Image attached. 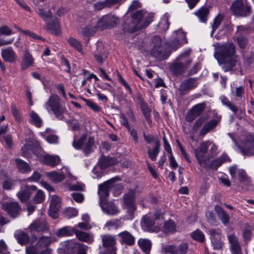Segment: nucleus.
I'll use <instances>...</instances> for the list:
<instances>
[{
	"label": "nucleus",
	"mask_w": 254,
	"mask_h": 254,
	"mask_svg": "<svg viewBox=\"0 0 254 254\" xmlns=\"http://www.w3.org/2000/svg\"><path fill=\"white\" fill-rule=\"evenodd\" d=\"M221 102L223 105L227 106L234 113H236L238 111V108L232 104V103L226 97L222 96L220 97Z\"/></svg>",
	"instance_id": "48"
},
{
	"label": "nucleus",
	"mask_w": 254,
	"mask_h": 254,
	"mask_svg": "<svg viewBox=\"0 0 254 254\" xmlns=\"http://www.w3.org/2000/svg\"><path fill=\"white\" fill-rule=\"evenodd\" d=\"M68 45L79 53L83 54V50L81 43L73 37L69 38L67 40Z\"/></svg>",
	"instance_id": "38"
},
{
	"label": "nucleus",
	"mask_w": 254,
	"mask_h": 254,
	"mask_svg": "<svg viewBox=\"0 0 254 254\" xmlns=\"http://www.w3.org/2000/svg\"><path fill=\"white\" fill-rule=\"evenodd\" d=\"M160 144L159 141H156L155 146L153 149L148 147V155L149 157L152 160L155 161L156 160L158 154L160 152Z\"/></svg>",
	"instance_id": "35"
},
{
	"label": "nucleus",
	"mask_w": 254,
	"mask_h": 254,
	"mask_svg": "<svg viewBox=\"0 0 254 254\" xmlns=\"http://www.w3.org/2000/svg\"><path fill=\"white\" fill-rule=\"evenodd\" d=\"M11 110L15 120L18 122H20L21 121V115L16 107L14 105H12Z\"/></svg>",
	"instance_id": "59"
},
{
	"label": "nucleus",
	"mask_w": 254,
	"mask_h": 254,
	"mask_svg": "<svg viewBox=\"0 0 254 254\" xmlns=\"http://www.w3.org/2000/svg\"><path fill=\"white\" fill-rule=\"evenodd\" d=\"M137 244L144 253L149 254L152 246V243L149 240L140 238L138 240Z\"/></svg>",
	"instance_id": "30"
},
{
	"label": "nucleus",
	"mask_w": 254,
	"mask_h": 254,
	"mask_svg": "<svg viewBox=\"0 0 254 254\" xmlns=\"http://www.w3.org/2000/svg\"><path fill=\"white\" fill-rule=\"evenodd\" d=\"M14 235L18 244L21 245H27L30 243V238L29 235L22 230L16 231Z\"/></svg>",
	"instance_id": "25"
},
{
	"label": "nucleus",
	"mask_w": 254,
	"mask_h": 254,
	"mask_svg": "<svg viewBox=\"0 0 254 254\" xmlns=\"http://www.w3.org/2000/svg\"><path fill=\"white\" fill-rule=\"evenodd\" d=\"M165 215L166 213L161 210L156 211L152 216L151 214L146 215L142 218L141 222L142 228L146 231H153V226L155 221L158 224L161 223L165 219Z\"/></svg>",
	"instance_id": "4"
},
{
	"label": "nucleus",
	"mask_w": 254,
	"mask_h": 254,
	"mask_svg": "<svg viewBox=\"0 0 254 254\" xmlns=\"http://www.w3.org/2000/svg\"><path fill=\"white\" fill-rule=\"evenodd\" d=\"M197 78H189L181 84L178 90L182 95H184L197 87Z\"/></svg>",
	"instance_id": "16"
},
{
	"label": "nucleus",
	"mask_w": 254,
	"mask_h": 254,
	"mask_svg": "<svg viewBox=\"0 0 254 254\" xmlns=\"http://www.w3.org/2000/svg\"><path fill=\"white\" fill-rule=\"evenodd\" d=\"M16 166L19 171L22 173H27L31 171V167L29 165L20 159H16L15 160Z\"/></svg>",
	"instance_id": "41"
},
{
	"label": "nucleus",
	"mask_w": 254,
	"mask_h": 254,
	"mask_svg": "<svg viewBox=\"0 0 254 254\" xmlns=\"http://www.w3.org/2000/svg\"><path fill=\"white\" fill-rule=\"evenodd\" d=\"M209 140L202 141L200 143L199 146L196 148L194 151L195 157L200 165L208 168V166L206 164V159L205 158L204 154L208 150Z\"/></svg>",
	"instance_id": "6"
},
{
	"label": "nucleus",
	"mask_w": 254,
	"mask_h": 254,
	"mask_svg": "<svg viewBox=\"0 0 254 254\" xmlns=\"http://www.w3.org/2000/svg\"><path fill=\"white\" fill-rule=\"evenodd\" d=\"M28 230L31 233L44 232L48 230L49 226L44 219H38L33 221L28 227Z\"/></svg>",
	"instance_id": "12"
},
{
	"label": "nucleus",
	"mask_w": 254,
	"mask_h": 254,
	"mask_svg": "<svg viewBox=\"0 0 254 254\" xmlns=\"http://www.w3.org/2000/svg\"><path fill=\"white\" fill-rule=\"evenodd\" d=\"M142 112L145 118L147 120L148 124L151 123L150 120V110L147 106H143L141 107Z\"/></svg>",
	"instance_id": "60"
},
{
	"label": "nucleus",
	"mask_w": 254,
	"mask_h": 254,
	"mask_svg": "<svg viewBox=\"0 0 254 254\" xmlns=\"http://www.w3.org/2000/svg\"><path fill=\"white\" fill-rule=\"evenodd\" d=\"M45 107L49 113H53L60 120H64V114L67 113L65 106L61 103L59 96L55 94L50 96L45 104Z\"/></svg>",
	"instance_id": "2"
},
{
	"label": "nucleus",
	"mask_w": 254,
	"mask_h": 254,
	"mask_svg": "<svg viewBox=\"0 0 254 254\" xmlns=\"http://www.w3.org/2000/svg\"><path fill=\"white\" fill-rule=\"evenodd\" d=\"M83 100L86 103V105L94 112H98L101 111V108L96 103L86 99H84Z\"/></svg>",
	"instance_id": "58"
},
{
	"label": "nucleus",
	"mask_w": 254,
	"mask_h": 254,
	"mask_svg": "<svg viewBox=\"0 0 254 254\" xmlns=\"http://www.w3.org/2000/svg\"><path fill=\"white\" fill-rule=\"evenodd\" d=\"M71 243H74L72 241H67L64 242V246L58 250V254H73V247H71Z\"/></svg>",
	"instance_id": "40"
},
{
	"label": "nucleus",
	"mask_w": 254,
	"mask_h": 254,
	"mask_svg": "<svg viewBox=\"0 0 254 254\" xmlns=\"http://www.w3.org/2000/svg\"><path fill=\"white\" fill-rule=\"evenodd\" d=\"M135 197V191L134 190H129L127 193L125 194L124 202L130 209L134 210V198Z\"/></svg>",
	"instance_id": "29"
},
{
	"label": "nucleus",
	"mask_w": 254,
	"mask_h": 254,
	"mask_svg": "<svg viewBox=\"0 0 254 254\" xmlns=\"http://www.w3.org/2000/svg\"><path fill=\"white\" fill-rule=\"evenodd\" d=\"M100 206L103 211L109 215H116L120 211L119 207L112 202L107 203L105 202L104 203L100 204Z\"/></svg>",
	"instance_id": "22"
},
{
	"label": "nucleus",
	"mask_w": 254,
	"mask_h": 254,
	"mask_svg": "<svg viewBox=\"0 0 254 254\" xmlns=\"http://www.w3.org/2000/svg\"><path fill=\"white\" fill-rule=\"evenodd\" d=\"M162 231L166 234L175 232L176 230L175 222L171 220L166 221L162 228Z\"/></svg>",
	"instance_id": "44"
},
{
	"label": "nucleus",
	"mask_w": 254,
	"mask_h": 254,
	"mask_svg": "<svg viewBox=\"0 0 254 254\" xmlns=\"http://www.w3.org/2000/svg\"><path fill=\"white\" fill-rule=\"evenodd\" d=\"M153 15L147 11L139 10L132 15L131 23L132 31L138 30L144 27L148 26L153 21Z\"/></svg>",
	"instance_id": "3"
},
{
	"label": "nucleus",
	"mask_w": 254,
	"mask_h": 254,
	"mask_svg": "<svg viewBox=\"0 0 254 254\" xmlns=\"http://www.w3.org/2000/svg\"><path fill=\"white\" fill-rule=\"evenodd\" d=\"M1 54L3 60L9 63L14 62L16 58V54L10 47L1 49Z\"/></svg>",
	"instance_id": "23"
},
{
	"label": "nucleus",
	"mask_w": 254,
	"mask_h": 254,
	"mask_svg": "<svg viewBox=\"0 0 254 254\" xmlns=\"http://www.w3.org/2000/svg\"><path fill=\"white\" fill-rule=\"evenodd\" d=\"M118 22V18L112 14L103 16L98 21V26L103 28L115 26Z\"/></svg>",
	"instance_id": "18"
},
{
	"label": "nucleus",
	"mask_w": 254,
	"mask_h": 254,
	"mask_svg": "<svg viewBox=\"0 0 254 254\" xmlns=\"http://www.w3.org/2000/svg\"><path fill=\"white\" fill-rule=\"evenodd\" d=\"M30 195L31 192L28 190L25 187L17 193V197L22 202L27 201L29 199Z\"/></svg>",
	"instance_id": "46"
},
{
	"label": "nucleus",
	"mask_w": 254,
	"mask_h": 254,
	"mask_svg": "<svg viewBox=\"0 0 254 254\" xmlns=\"http://www.w3.org/2000/svg\"><path fill=\"white\" fill-rule=\"evenodd\" d=\"M40 160L45 164L53 166L58 165L60 162V159L58 156H51L49 154L41 155Z\"/></svg>",
	"instance_id": "26"
},
{
	"label": "nucleus",
	"mask_w": 254,
	"mask_h": 254,
	"mask_svg": "<svg viewBox=\"0 0 254 254\" xmlns=\"http://www.w3.org/2000/svg\"><path fill=\"white\" fill-rule=\"evenodd\" d=\"M241 153L244 155L251 156L254 154V138L251 137V140L247 141L243 147H240Z\"/></svg>",
	"instance_id": "24"
},
{
	"label": "nucleus",
	"mask_w": 254,
	"mask_h": 254,
	"mask_svg": "<svg viewBox=\"0 0 254 254\" xmlns=\"http://www.w3.org/2000/svg\"><path fill=\"white\" fill-rule=\"evenodd\" d=\"M231 93L238 100L241 99L245 95V87L244 86H239L235 88H231Z\"/></svg>",
	"instance_id": "47"
},
{
	"label": "nucleus",
	"mask_w": 254,
	"mask_h": 254,
	"mask_svg": "<svg viewBox=\"0 0 254 254\" xmlns=\"http://www.w3.org/2000/svg\"><path fill=\"white\" fill-rule=\"evenodd\" d=\"M230 251L232 254H243L240 243L230 246Z\"/></svg>",
	"instance_id": "64"
},
{
	"label": "nucleus",
	"mask_w": 254,
	"mask_h": 254,
	"mask_svg": "<svg viewBox=\"0 0 254 254\" xmlns=\"http://www.w3.org/2000/svg\"><path fill=\"white\" fill-rule=\"evenodd\" d=\"M2 209L5 210L11 217L15 218L21 212V207L16 202H4L2 204Z\"/></svg>",
	"instance_id": "14"
},
{
	"label": "nucleus",
	"mask_w": 254,
	"mask_h": 254,
	"mask_svg": "<svg viewBox=\"0 0 254 254\" xmlns=\"http://www.w3.org/2000/svg\"><path fill=\"white\" fill-rule=\"evenodd\" d=\"M169 24L168 18L164 17L161 19L158 26L160 28L166 30L169 28Z\"/></svg>",
	"instance_id": "63"
},
{
	"label": "nucleus",
	"mask_w": 254,
	"mask_h": 254,
	"mask_svg": "<svg viewBox=\"0 0 254 254\" xmlns=\"http://www.w3.org/2000/svg\"><path fill=\"white\" fill-rule=\"evenodd\" d=\"M177 37L175 38L174 40L170 42V47L174 50L182 46L183 44L187 43L186 33L179 30L177 32Z\"/></svg>",
	"instance_id": "17"
},
{
	"label": "nucleus",
	"mask_w": 254,
	"mask_h": 254,
	"mask_svg": "<svg viewBox=\"0 0 254 254\" xmlns=\"http://www.w3.org/2000/svg\"><path fill=\"white\" fill-rule=\"evenodd\" d=\"M45 200V194L44 192L39 190L35 194L33 201L35 203H40L43 202Z\"/></svg>",
	"instance_id": "56"
},
{
	"label": "nucleus",
	"mask_w": 254,
	"mask_h": 254,
	"mask_svg": "<svg viewBox=\"0 0 254 254\" xmlns=\"http://www.w3.org/2000/svg\"><path fill=\"white\" fill-rule=\"evenodd\" d=\"M153 47L151 51V54L156 58L161 60L165 57L164 49L162 46L161 39L160 37L156 36L152 39Z\"/></svg>",
	"instance_id": "10"
},
{
	"label": "nucleus",
	"mask_w": 254,
	"mask_h": 254,
	"mask_svg": "<svg viewBox=\"0 0 254 254\" xmlns=\"http://www.w3.org/2000/svg\"><path fill=\"white\" fill-rule=\"evenodd\" d=\"M76 229L74 227H71L69 226L64 227L56 231L55 234L59 237H65L71 236L74 233V230Z\"/></svg>",
	"instance_id": "34"
},
{
	"label": "nucleus",
	"mask_w": 254,
	"mask_h": 254,
	"mask_svg": "<svg viewBox=\"0 0 254 254\" xmlns=\"http://www.w3.org/2000/svg\"><path fill=\"white\" fill-rule=\"evenodd\" d=\"M34 64V59L28 49L25 51L22 59L21 67L22 70H25L29 67H32Z\"/></svg>",
	"instance_id": "20"
},
{
	"label": "nucleus",
	"mask_w": 254,
	"mask_h": 254,
	"mask_svg": "<svg viewBox=\"0 0 254 254\" xmlns=\"http://www.w3.org/2000/svg\"><path fill=\"white\" fill-rule=\"evenodd\" d=\"M178 62L173 64L170 66V70L173 74L176 76H179L182 74L188 67L189 65L191 63V59H187L185 62Z\"/></svg>",
	"instance_id": "11"
},
{
	"label": "nucleus",
	"mask_w": 254,
	"mask_h": 254,
	"mask_svg": "<svg viewBox=\"0 0 254 254\" xmlns=\"http://www.w3.org/2000/svg\"><path fill=\"white\" fill-rule=\"evenodd\" d=\"M94 143L93 138L90 137L86 143L85 146L83 148V152L86 155L90 154L92 151Z\"/></svg>",
	"instance_id": "54"
},
{
	"label": "nucleus",
	"mask_w": 254,
	"mask_h": 254,
	"mask_svg": "<svg viewBox=\"0 0 254 254\" xmlns=\"http://www.w3.org/2000/svg\"><path fill=\"white\" fill-rule=\"evenodd\" d=\"M37 13L45 21H48L52 17V13L50 11H46L43 8H39Z\"/></svg>",
	"instance_id": "55"
},
{
	"label": "nucleus",
	"mask_w": 254,
	"mask_h": 254,
	"mask_svg": "<svg viewBox=\"0 0 254 254\" xmlns=\"http://www.w3.org/2000/svg\"><path fill=\"white\" fill-rule=\"evenodd\" d=\"M103 246L106 249V254H116V238L114 236L105 235L101 236Z\"/></svg>",
	"instance_id": "9"
},
{
	"label": "nucleus",
	"mask_w": 254,
	"mask_h": 254,
	"mask_svg": "<svg viewBox=\"0 0 254 254\" xmlns=\"http://www.w3.org/2000/svg\"><path fill=\"white\" fill-rule=\"evenodd\" d=\"M237 41L241 49H245L248 44V40L245 37L241 36L237 38Z\"/></svg>",
	"instance_id": "62"
},
{
	"label": "nucleus",
	"mask_w": 254,
	"mask_h": 254,
	"mask_svg": "<svg viewBox=\"0 0 254 254\" xmlns=\"http://www.w3.org/2000/svg\"><path fill=\"white\" fill-rule=\"evenodd\" d=\"M208 233L210 235V239L213 249L221 250L224 245L221 230L219 229L211 228L208 230Z\"/></svg>",
	"instance_id": "8"
},
{
	"label": "nucleus",
	"mask_w": 254,
	"mask_h": 254,
	"mask_svg": "<svg viewBox=\"0 0 254 254\" xmlns=\"http://www.w3.org/2000/svg\"><path fill=\"white\" fill-rule=\"evenodd\" d=\"M227 162H231V159L227 154L224 153L217 159L212 160L210 165H208V166L211 169L216 170L223 163Z\"/></svg>",
	"instance_id": "21"
},
{
	"label": "nucleus",
	"mask_w": 254,
	"mask_h": 254,
	"mask_svg": "<svg viewBox=\"0 0 254 254\" xmlns=\"http://www.w3.org/2000/svg\"><path fill=\"white\" fill-rule=\"evenodd\" d=\"M70 246L73 248V254L75 253L76 254H86L88 247L85 245L74 242V243H71Z\"/></svg>",
	"instance_id": "42"
},
{
	"label": "nucleus",
	"mask_w": 254,
	"mask_h": 254,
	"mask_svg": "<svg viewBox=\"0 0 254 254\" xmlns=\"http://www.w3.org/2000/svg\"><path fill=\"white\" fill-rule=\"evenodd\" d=\"M74 234L76 237L81 241L91 244L94 241V236L92 234L87 233L85 232L74 230Z\"/></svg>",
	"instance_id": "27"
},
{
	"label": "nucleus",
	"mask_w": 254,
	"mask_h": 254,
	"mask_svg": "<svg viewBox=\"0 0 254 254\" xmlns=\"http://www.w3.org/2000/svg\"><path fill=\"white\" fill-rule=\"evenodd\" d=\"M223 16L218 14L214 19L213 24H212V31L211 35L212 36L215 30L219 27L223 20Z\"/></svg>",
	"instance_id": "49"
},
{
	"label": "nucleus",
	"mask_w": 254,
	"mask_h": 254,
	"mask_svg": "<svg viewBox=\"0 0 254 254\" xmlns=\"http://www.w3.org/2000/svg\"><path fill=\"white\" fill-rule=\"evenodd\" d=\"M39 250L36 245L29 246L26 249V254H39Z\"/></svg>",
	"instance_id": "61"
},
{
	"label": "nucleus",
	"mask_w": 254,
	"mask_h": 254,
	"mask_svg": "<svg viewBox=\"0 0 254 254\" xmlns=\"http://www.w3.org/2000/svg\"><path fill=\"white\" fill-rule=\"evenodd\" d=\"M188 250V245L186 243H182L178 246L176 245H167L163 250L165 253L171 254H187Z\"/></svg>",
	"instance_id": "13"
},
{
	"label": "nucleus",
	"mask_w": 254,
	"mask_h": 254,
	"mask_svg": "<svg viewBox=\"0 0 254 254\" xmlns=\"http://www.w3.org/2000/svg\"><path fill=\"white\" fill-rule=\"evenodd\" d=\"M191 238L199 242H203L205 240V236L199 229H197L191 233Z\"/></svg>",
	"instance_id": "52"
},
{
	"label": "nucleus",
	"mask_w": 254,
	"mask_h": 254,
	"mask_svg": "<svg viewBox=\"0 0 254 254\" xmlns=\"http://www.w3.org/2000/svg\"><path fill=\"white\" fill-rule=\"evenodd\" d=\"M116 163V159L109 156L103 157L100 159L98 162V163L104 169L115 164Z\"/></svg>",
	"instance_id": "36"
},
{
	"label": "nucleus",
	"mask_w": 254,
	"mask_h": 254,
	"mask_svg": "<svg viewBox=\"0 0 254 254\" xmlns=\"http://www.w3.org/2000/svg\"><path fill=\"white\" fill-rule=\"evenodd\" d=\"M46 175L51 181L55 183L62 182L65 178L64 175L63 173H59L56 171L47 172Z\"/></svg>",
	"instance_id": "32"
},
{
	"label": "nucleus",
	"mask_w": 254,
	"mask_h": 254,
	"mask_svg": "<svg viewBox=\"0 0 254 254\" xmlns=\"http://www.w3.org/2000/svg\"><path fill=\"white\" fill-rule=\"evenodd\" d=\"M123 223L120 220L115 219L110 220L105 224V227L108 230L113 229H117L122 227Z\"/></svg>",
	"instance_id": "45"
},
{
	"label": "nucleus",
	"mask_w": 254,
	"mask_h": 254,
	"mask_svg": "<svg viewBox=\"0 0 254 254\" xmlns=\"http://www.w3.org/2000/svg\"><path fill=\"white\" fill-rule=\"evenodd\" d=\"M230 10L237 17H247L252 14L251 6L245 0H235L231 4Z\"/></svg>",
	"instance_id": "5"
},
{
	"label": "nucleus",
	"mask_w": 254,
	"mask_h": 254,
	"mask_svg": "<svg viewBox=\"0 0 254 254\" xmlns=\"http://www.w3.org/2000/svg\"><path fill=\"white\" fill-rule=\"evenodd\" d=\"M205 109L203 103H199L193 106L188 112L186 120L189 122H192L196 117L200 116Z\"/></svg>",
	"instance_id": "15"
},
{
	"label": "nucleus",
	"mask_w": 254,
	"mask_h": 254,
	"mask_svg": "<svg viewBox=\"0 0 254 254\" xmlns=\"http://www.w3.org/2000/svg\"><path fill=\"white\" fill-rule=\"evenodd\" d=\"M46 29L49 30L52 33L58 35L60 33L58 20L57 19H54L52 22L47 23Z\"/></svg>",
	"instance_id": "39"
},
{
	"label": "nucleus",
	"mask_w": 254,
	"mask_h": 254,
	"mask_svg": "<svg viewBox=\"0 0 254 254\" xmlns=\"http://www.w3.org/2000/svg\"><path fill=\"white\" fill-rule=\"evenodd\" d=\"M96 32L95 25H88L85 26L83 30L82 34L84 37H89L94 34Z\"/></svg>",
	"instance_id": "51"
},
{
	"label": "nucleus",
	"mask_w": 254,
	"mask_h": 254,
	"mask_svg": "<svg viewBox=\"0 0 254 254\" xmlns=\"http://www.w3.org/2000/svg\"><path fill=\"white\" fill-rule=\"evenodd\" d=\"M217 123V121L214 119L206 123L200 130L199 135L204 136L210 130L216 127Z\"/></svg>",
	"instance_id": "37"
},
{
	"label": "nucleus",
	"mask_w": 254,
	"mask_h": 254,
	"mask_svg": "<svg viewBox=\"0 0 254 254\" xmlns=\"http://www.w3.org/2000/svg\"><path fill=\"white\" fill-rule=\"evenodd\" d=\"M54 241V238L51 236H42L39 238L35 245L40 249H47Z\"/></svg>",
	"instance_id": "28"
},
{
	"label": "nucleus",
	"mask_w": 254,
	"mask_h": 254,
	"mask_svg": "<svg viewBox=\"0 0 254 254\" xmlns=\"http://www.w3.org/2000/svg\"><path fill=\"white\" fill-rule=\"evenodd\" d=\"M30 121L37 127H40L42 125V120L39 116L34 111H31L29 113Z\"/></svg>",
	"instance_id": "43"
},
{
	"label": "nucleus",
	"mask_w": 254,
	"mask_h": 254,
	"mask_svg": "<svg viewBox=\"0 0 254 254\" xmlns=\"http://www.w3.org/2000/svg\"><path fill=\"white\" fill-rule=\"evenodd\" d=\"M215 209L222 223L227 225L230 219L229 215L220 206H216Z\"/></svg>",
	"instance_id": "33"
},
{
	"label": "nucleus",
	"mask_w": 254,
	"mask_h": 254,
	"mask_svg": "<svg viewBox=\"0 0 254 254\" xmlns=\"http://www.w3.org/2000/svg\"><path fill=\"white\" fill-rule=\"evenodd\" d=\"M209 13V9L206 7L202 6L196 11L194 14L199 18L200 22L205 23L207 20Z\"/></svg>",
	"instance_id": "31"
},
{
	"label": "nucleus",
	"mask_w": 254,
	"mask_h": 254,
	"mask_svg": "<svg viewBox=\"0 0 254 254\" xmlns=\"http://www.w3.org/2000/svg\"><path fill=\"white\" fill-rule=\"evenodd\" d=\"M87 138V134H83L78 140H74L72 143V145L76 149H80L83 146V143L86 140Z\"/></svg>",
	"instance_id": "57"
},
{
	"label": "nucleus",
	"mask_w": 254,
	"mask_h": 254,
	"mask_svg": "<svg viewBox=\"0 0 254 254\" xmlns=\"http://www.w3.org/2000/svg\"><path fill=\"white\" fill-rule=\"evenodd\" d=\"M119 180V177L114 178L99 185L98 193L100 197V205L106 201L109 195V189L112 187L113 183Z\"/></svg>",
	"instance_id": "7"
},
{
	"label": "nucleus",
	"mask_w": 254,
	"mask_h": 254,
	"mask_svg": "<svg viewBox=\"0 0 254 254\" xmlns=\"http://www.w3.org/2000/svg\"><path fill=\"white\" fill-rule=\"evenodd\" d=\"M235 46L233 43H227L217 47L214 56L225 72L232 70L235 65Z\"/></svg>",
	"instance_id": "1"
},
{
	"label": "nucleus",
	"mask_w": 254,
	"mask_h": 254,
	"mask_svg": "<svg viewBox=\"0 0 254 254\" xmlns=\"http://www.w3.org/2000/svg\"><path fill=\"white\" fill-rule=\"evenodd\" d=\"M117 236L122 244L132 246L135 243V237L127 231H123L119 233Z\"/></svg>",
	"instance_id": "19"
},
{
	"label": "nucleus",
	"mask_w": 254,
	"mask_h": 254,
	"mask_svg": "<svg viewBox=\"0 0 254 254\" xmlns=\"http://www.w3.org/2000/svg\"><path fill=\"white\" fill-rule=\"evenodd\" d=\"M206 120V118L204 117H201L195 121L192 127V131L193 133L194 134L197 132L199 127L203 124Z\"/></svg>",
	"instance_id": "53"
},
{
	"label": "nucleus",
	"mask_w": 254,
	"mask_h": 254,
	"mask_svg": "<svg viewBox=\"0 0 254 254\" xmlns=\"http://www.w3.org/2000/svg\"><path fill=\"white\" fill-rule=\"evenodd\" d=\"M104 169L98 163L92 170V172L93 174V177L95 179L100 178L104 175Z\"/></svg>",
	"instance_id": "50"
}]
</instances>
